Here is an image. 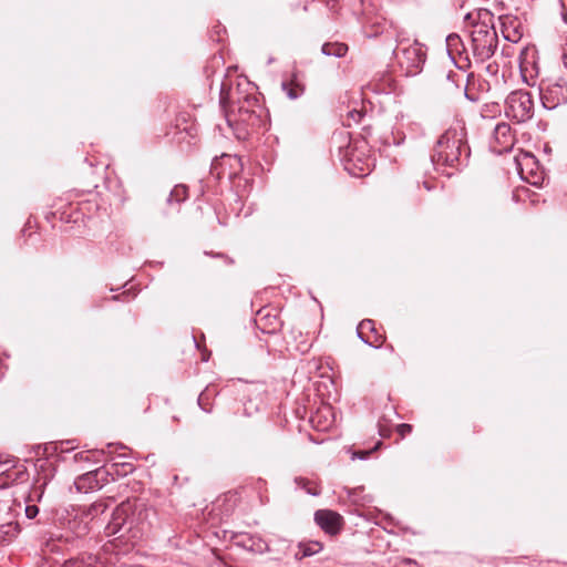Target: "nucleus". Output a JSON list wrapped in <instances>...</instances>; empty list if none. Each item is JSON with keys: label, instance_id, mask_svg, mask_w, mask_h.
Returning <instances> with one entry per match:
<instances>
[{"label": "nucleus", "instance_id": "9b49d317", "mask_svg": "<svg viewBox=\"0 0 567 567\" xmlns=\"http://www.w3.org/2000/svg\"><path fill=\"white\" fill-rule=\"evenodd\" d=\"M498 20L504 39L513 43L518 42L523 35L520 21L511 14H502Z\"/></svg>", "mask_w": 567, "mask_h": 567}, {"label": "nucleus", "instance_id": "7c9ffc66", "mask_svg": "<svg viewBox=\"0 0 567 567\" xmlns=\"http://www.w3.org/2000/svg\"><path fill=\"white\" fill-rule=\"evenodd\" d=\"M89 530V527L86 525L84 526H78V529L74 530V533L76 534V536H82L84 534H86Z\"/></svg>", "mask_w": 567, "mask_h": 567}, {"label": "nucleus", "instance_id": "0eeeda50", "mask_svg": "<svg viewBox=\"0 0 567 567\" xmlns=\"http://www.w3.org/2000/svg\"><path fill=\"white\" fill-rule=\"evenodd\" d=\"M534 109L535 104L530 93L523 90L511 92L505 100V115L517 123L530 120Z\"/></svg>", "mask_w": 567, "mask_h": 567}, {"label": "nucleus", "instance_id": "c9c22d12", "mask_svg": "<svg viewBox=\"0 0 567 567\" xmlns=\"http://www.w3.org/2000/svg\"><path fill=\"white\" fill-rule=\"evenodd\" d=\"M307 492L313 496L318 495V491L317 489H311V488H308Z\"/></svg>", "mask_w": 567, "mask_h": 567}, {"label": "nucleus", "instance_id": "f3484780", "mask_svg": "<svg viewBox=\"0 0 567 567\" xmlns=\"http://www.w3.org/2000/svg\"><path fill=\"white\" fill-rule=\"evenodd\" d=\"M75 486L78 491L80 492H87L89 489H95L99 488V483L96 481V473L95 472H89L80 476L75 481Z\"/></svg>", "mask_w": 567, "mask_h": 567}, {"label": "nucleus", "instance_id": "423d86ee", "mask_svg": "<svg viewBox=\"0 0 567 567\" xmlns=\"http://www.w3.org/2000/svg\"><path fill=\"white\" fill-rule=\"evenodd\" d=\"M539 95L547 110H555L567 103V80L559 74H550L540 80Z\"/></svg>", "mask_w": 567, "mask_h": 567}, {"label": "nucleus", "instance_id": "f8f14e48", "mask_svg": "<svg viewBox=\"0 0 567 567\" xmlns=\"http://www.w3.org/2000/svg\"><path fill=\"white\" fill-rule=\"evenodd\" d=\"M446 51L454 63H456V56L463 58V55L468 63L471 62L468 51L456 33L446 37Z\"/></svg>", "mask_w": 567, "mask_h": 567}, {"label": "nucleus", "instance_id": "5701e85b", "mask_svg": "<svg viewBox=\"0 0 567 567\" xmlns=\"http://www.w3.org/2000/svg\"><path fill=\"white\" fill-rule=\"evenodd\" d=\"M187 198V187L184 185H176L172 190L167 198L168 203H182Z\"/></svg>", "mask_w": 567, "mask_h": 567}, {"label": "nucleus", "instance_id": "7ed1b4c3", "mask_svg": "<svg viewBox=\"0 0 567 567\" xmlns=\"http://www.w3.org/2000/svg\"><path fill=\"white\" fill-rule=\"evenodd\" d=\"M470 28L471 52L474 60L483 63L492 58L497 49V33L493 23V14L488 10H481Z\"/></svg>", "mask_w": 567, "mask_h": 567}, {"label": "nucleus", "instance_id": "ddd939ff", "mask_svg": "<svg viewBox=\"0 0 567 567\" xmlns=\"http://www.w3.org/2000/svg\"><path fill=\"white\" fill-rule=\"evenodd\" d=\"M318 431H328L334 424V416L330 406H321L310 419Z\"/></svg>", "mask_w": 567, "mask_h": 567}, {"label": "nucleus", "instance_id": "a211bd4d", "mask_svg": "<svg viewBox=\"0 0 567 567\" xmlns=\"http://www.w3.org/2000/svg\"><path fill=\"white\" fill-rule=\"evenodd\" d=\"M107 509V503L105 501H96L83 511V516L91 520H95L99 516L104 514Z\"/></svg>", "mask_w": 567, "mask_h": 567}, {"label": "nucleus", "instance_id": "39448f33", "mask_svg": "<svg viewBox=\"0 0 567 567\" xmlns=\"http://www.w3.org/2000/svg\"><path fill=\"white\" fill-rule=\"evenodd\" d=\"M394 50L395 59L406 75H414L420 72L425 62L424 47L416 40L400 38Z\"/></svg>", "mask_w": 567, "mask_h": 567}, {"label": "nucleus", "instance_id": "9d476101", "mask_svg": "<svg viewBox=\"0 0 567 567\" xmlns=\"http://www.w3.org/2000/svg\"><path fill=\"white\" fill-rule=\"evenodd\" d=\"M315 522L329 535H337L340 533L343 525L342 516L330 509H318L315 513Z\"/></svg>", "mask_w": 567, "mask_h": 567}, {"label": "nucleus", "instance_id": "4be33fe9", "mask_svg": "<svg viewBox=\"0 0 567 567\" xmlns=\"http://www.w3.org/2000/svg\"><path fill=\"white\" fill-rule=\"evenodd\" d=\"M64 567H100L96 565V558L94 556L80 557L70 559L64 564Z\"/></svg>", "mask_w": 567, "mask_h": 567}, {"label": "nucleus", "instance_id": "1a4fd4ad", "mask_svg": "<svg viewBox=\"0 0 567 567\" xmlns=\"http://www.w3.org/2000/svg\"><path fill=\"white\" fill-rule=\"evenodd\" d=\"M519 71L523 81L534 86L539 76V66L537 61V52L534 48H524L519 53Z\"/></svg>", "mask_w": 567, "mask_h": 567}, {"label": "nucleus", "instance_id": "f03ea898", "mask_svg": "<svg viewBox=\"0 0 567 567\" xmlns=\"http://www.w3.org/2000/svg\"><path fill=\"white\" fill-rule=\"evenodd\" d=\"M470 153L465 122L455 120L439 138L432 159L437 165L456 167L466 163Z\"/></svg>", "mask_w": 567, "mask_h": 567}, {"label": "nucleus", "instance_id": "aec40b11", "mask_svg": "<svg viewBox=\"0 0 567 567\" xmlns=\"http://www.w3.org/2000/svg\"><path fill=\"white\" fill-rule=\"evenodd\" d=\"M322 53L326 55H333L337 58L344 56L348 52V47L343 43H326L322 45Z\"/></svg>", "mask_w": 567, "mask_h": 567}, {"label": "nucleus", "instance_id": "393cba45", "mask_svg": "<svg viewBox=\"0 0 567 567\" xmlns=\"http://www.w3.org/2000/svg\"><path fill=\"white\" fill-rule=\"evenodd\" d=\"M44 486H45V482L39 486H37V485L33 486L28 498H27V503L40 502L42 499V496L44 493V489H43Z\"/></svg>", "mask_w": 567, "mask_h": 567}, {"label": "nucleus", "instance_id": "bb28decb", "mask_svg": "<svg viewBox=\"0 0 567 567\" xmlns=\"http://www.w3.org/2000/svg\"><path fill=\"white\" fill-rule=\"evenodd\" d=\"M24 512L27 518L33 519L39 514V508L34 504L27 503Z\"/></svg>", "mask_w": 567, "mask_h": 567}, {"label": "nucleus", "instance_id": "473e14b6", "mask_svg": "<svg viewBox=\"0 0 567 567\" xmlns=\"http://www.w3.org/2000/svg\"><path fill=\"white\" fill-rule=\"evenodd\" d=\"M372 451H365V452H358V453H354L353 456L354 457H359L361 460L368 457V455L371 453Z\"/></svg>", "mask_w": 567, "mask_h": 567}, {"label": "nucleus", "instance_id": "6ab92c4d", "mask_svg": "<svg viewBox=\"0 0 567 567\" xmlns=\"http://www.w3.org/2000/svg\"><path fill=\"white\" fill-rule=\"evenodd\" d=\"M18 533V525L12 522H0V544L10 542Z\"/></svg>", "mask_w": 567, "mask_h": 567}, {"label": "nucleus", "instance_id": "cd10ccee", "mask_svg": "<svg viewBox=\"0 0 567 567\" xmlns=\"http://www.w3.org/2000/svg\"><path fill=\"white\" fill-rule=\"evenodd\" d=\"M396 431L401 439L405 437L408 434L412 432V425L402 423L396 426Z\"/></svg>", "mask_w": 567, "mask_h": 567}, {"label": "nucleus", "instance_id": "f257e3e1", "mask_svg": "<svg viewBox=\"0 0 567 567\" xmlns=\"http://www.w3.org/2000/svg\"><path fill=\"white\" fill-rule=\"evenodd\" d=\"M237 92H226L225 86L220 91V105L225 112V120L239 140L247 138L249 131L261 124L262 107L256 96L246 94L236 96Z\"/></svg>", "mask_w": 567, "mask_h": 567}, {"label": "nucleus", "instance_id": "c85d7f7f", "mask_svg": "<svg viewBox=\"0 0 567 567\" xmlns=\"http://www.w3.org/2000/svg\"><path fill=\"white\" fill-rule=\"evenodd\" d=\"M457 75V73L452 71L446 74V80L451 81L455 87H458L457 80L455 79Z\"/></svg>", "mask_w": 567, "mask_h": 567}, {"label": "nucleus", "instance_id": "72a5a7b5", "mask_svg": "<svg viewBox=\"0 0 567 567\" xmlns=\"http://www.w3.org/2000/svg\"><path fill=\"white\" fill-rule=\"evenodd\" d=\"M561 59H563L565 66H567V42H566V47L564 48V53H563Z\"/></svg>", "mask_w": 567, "mask_h": 567}, {"label": "nucleus", "instance_id": "412c9836", "mask_svg": "<svg viewBox=\"0 0 567 567\" xmlns=\"http://www.w3.org/2000/svg\"><path fill=\"white\" fill-rule=\"evenodd\" d=\"M364 330H370L372 332L375 331V327H374V322L372 320H369V319H365V320H362L358 327V336L359 338L364 341L365 343L368 344H373L375 342H379V338L375 337L374 340H371L369 338H365L364 337Z\"/></svg>", "mask_w": 567, "mask_h": 567}, {"label": "nucleus", "instance_id": "c756f323", "mask_svg": "<svg viewBox=\"0 0 567 567\" xmlns=\"http://www.w3.org/2000/svg\"><path fill=\"white\" fill-rule=\"evenodd\" d=\"M205 399H206L205 393H200V395L198 396V404H199V406H200L205 412H210V411H212V410H210V408H206V406L204 405V400H205Z\"/></svg>", "mask_w": 567, "mask_h": 567}, {"label": "nucleus", "instance_id": "b1692460", "mask_svg": "<svg viewBox=\"0 0 567 567\" xmlns=\"http://www.w3.org/2000/svg\"><path fill=\"white\" fill-rule=\"evenodd\" d=\"M519 165H520V176L523 179H525L527 183L535 185V186L542 185L544 177L540 172H534L533 169H530L529 176H528L525 173V168L523 167V164L519 163Z\"/></svg>", "mask_w": 567, "mask_h": 567}, {"label": "nucleus", "instance_id": "6e6552de", "mask_svg": "<svg viewBox=\"0 0 567 567\" xmlns=\"http://www.w3.org/2000/svg\"><path fill=\"white\" fill-rule=\"evenodd\" d=\"M29 481V473L23 464L8 460L0 462V488L24 484Z\"/></svg>", "mask_w": 567, "mask_h": 567}, {"label": "nucleus", "instance_id": "a878e982", "mask_svg": "<svg viewBox=\"0 0 567 567\" xmlns=\"http://www.w3.org/2000/svg\"><path fill=\"white\" fill-rule=\"evenodd\" d=\"M362 117L363 113L361 111H358L355 109L351 110L348 112L344 124L348 126H351L352 124H358L361 122Z\"/></svg>", "mask_w": 567, "mask_h": 567}, {"label": "nucleus", "instance_id": "20e7f679", "mask_svg": "<svg viewBox=\"0 0 567 567\" xmlns=\"http://www.w3.org/2000/svg\"><path fill=\"white\" fill-rule=\"evenodd\" d=\"M142 519V511L135 515V503L130 501L121 503L112 513L111 520L104 527L105 536L118 535V538L125 536L123 530L128 533L131 536L127 540H134L141 537L142 528L138 526Z\"/></svg>", "mask_w": 567, "mask_h": 567}, {"label": "nucleus", "instance_id": "f704fd0d", "mask_svg": "<svg viewBox=\"0 0 567 567\" xmlns=\"http://www.w3.org/2000/svg\"><path fill=\"white\" fill-rule=\"evenodd\" d=\"M524 159H525V164H524V165H526V166H527L529 163H530V164H535V162H534V157H533V156H525V158H524Z\"/></svg>", "mask_w": 567, "mask_h": 567}, {"label": "nucleus", "instance_id": "2eb2a0df", "mask_svg": "<svg viewBox=\"0 0 567 567\" xmlns=\"http://www.w3.org/2000/svg\"><path fill=\"white\" fill-rule=\"evenodd\" d=\"M322 548L323 545L317 540L301 542L298 545V551L296 553V557L299 559L310 557L320 553Z\"/></svg>", "mask_w": 567, "mask_h": 567}, {"label": "nucleus", "instance_id": "e433bc0d", "mask_svg": "<svg viewBox=\"0 0 567 567\" xmlns=\"http://www.w3.org/2000/svg\"><path fill=\"white\" fill-rule=\"evenodd\" d=\"M404 564H412V560L411 559H405Z\"/></svg>", "mask_w": 567, "mask_h": 567}, {"label": "nucleus", "instance_id": "dca6fc26", "mask_svg": "<svg viewBox=\"0 0 567 567\" xmlns=\"http://www.w3.org/2000/svg\"><path fill=\"white\" fill-rule=\"evenodd\" d=\"M281 87L291 100L298 99L305 91L303 85L297 80L296 75L290 81L282 82Z\"/></svg>", "mask_w": 567, "mask_h": 567}, {"label": "nucleus", "instance_id": "4468645a", "mask_svg": "<svg viewBox=\"0 0 567 567\" xmlns=\"http://www.w3.org/2000/svg\"><path fill=\"white\" fill-rule=\"evenodd\" d=\"M494 138L502 150H509L513 145L512 128L507 123H498L494 128Z\"/></svg>", "mask_w": 567, "mask_h": 567}, {"label": "nucleus", "instance_id": "2f4dec72", "mask_svg": "<svg viewBox=\"0 0 567 567\" xmlns=\"http://www.w3.org/2000/svg\"><path fill=\"white\" fill-rule=\"evenodd\" d=\"M561 2V8H563V18L565 20V22L567 23V0H560Z\"/></svg>", "mask_w": 567, "mask_h": 567}]
</instances>
